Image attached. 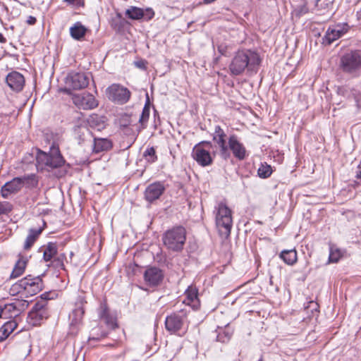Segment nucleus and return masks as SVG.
<instances>
[{"label":"nucleus","instance_id":"obj_1","mask_svg":"<svg viewBox=\"0 0 361 361\" xmlns=\"http://www.w3.org/2000/svg\"><path fill=\"white\" fill-rule=\"evenodd\" d=\"M213 141L219 148L220 156L224 159L230 158V150L239 160H243L247 156L245 146L239 141L237 135H231L227 142V135L219 126H216L214 128Z\"/></svg>","mask_w":361,"mask_h":361},{"label":"nucleus","instance_id":"obj_2","mask_svg":"<svg viewBox=\"0 0 361 361\" xmlns=\"http://www.w3.org/2000/svg\"><path fill=\"white\" fill-rule=\"evenodd\" d=\"M260 58L257 53L251 50L238 51L229 65V71L233 75L242 74L247 68L254 71L260 63Z\"/></svg>","mask_w":361,"mask_h":361},{"label":"nucleus","instance_id":"obj_3","mask_svg":"<svg viewBox=\"0 0 361 361\" xmlns=\"http://www.w3.org/2000/svg\"><path fill=\"white\" fill-rule=\"evenodd\" d=\"M64 161L60 153L59 147L55 143L50 147L49 153L39 151L37 155V166L41 169H56L61 167Z\"/></svg>","mask_w":361,"mask_h":361},{"label":"nucleus","instance_id":"obj_4","mask_svg":"<svg viewBox=\"0 0 361 361\" xmlns=\"http://www.w3.org/2000/svg\"><path fill=\"white\" fill-rule=\"evenodd\" d=\"M215 221L220 235L228 238L233 225L232 212L224 202H219L215 207Z\"/></svg>","mask_w":361,"mask_h":361},{"label":"nucleus","instance_id":"obj_5","mask_svg":"<svg viewBox=\"0 0 361 361\" xmlns=\"http://www.w3.org/2000/svg\"><path fill=\"white\" fill-rule=\"evenodd\" d=\"M164 246L172 251H180L186 240V231L183 226L173 227L163 235Z\"/></svg>","mask_w":361,"mask_h":361},{"label":"nucleus","instance_id":"obj_6","mask_svg":"<svg viewBox=\"0 0 361 361\" xmlns=\"http://www.w3.org/2000/svg\"><path fill=\"white\" fill-rule=\"evenodd\" d=\"M211 146L210 142H202L193 147L192 156L199 165L207 166L212 164L213 159L209 152Z\"/></svg>","mask_w":361,"mask_h":361},{"label":"nucleus","instance_id":"obj_7","mask_svg":"<svg viewBox=\"0 0 361 361\" xmlns=\"http://www.w3.org/2000/svg\"><path fill=\"white\" fill-rule=\"evenodd\" d=\"M186 317L187 311L185 310H181L178 312H173L167 316L165 319L166 329L171 334H179L183 327Z\"/></svg>","mask_w":361,"mask_h":361},{"label":"nucleus","instance_id":"obj_8","mask_svg":"<svg viewBox=\"0 0 361 361\" xmlns=\"http://www.w3.org/2000/svg\"><path fill=\"white\" fill-rule=\"evenodd\" d=\"M107 97L119 104L128 102L130 97V92L128 88L119 85L112 84L106 90Z\"/></svg>","mask_w":361,"mask_h":361},{"label":"nucleus","instance_id":"obj_9","mask_svg":"<svg viewBox=\"0 0 361 361\" xmlns=\"http://www.w3.org/2000/svg\"><path fill=\"white\" fill-rule=\"evenodd\" d=\"M341 65L345 72L358 71L361 68V51H354L344 54L341 57Z\"/></svg>","mask_w":361,"mask_h":361},{"label":"nucleus","instance_id":"obj_10","mask_svg":"<svg viewBox=\"0 0 361 361\" xmlns=\"http://www.w3.org/2000/svg\"><path fill=\"white\" fill-rule=\"evenodd\" d=\"M47 305V302L45 300H40L35 304L28 314L27 319L30 324L37 326L48 317Z\"/></svg>","mask_w":361,"mask_h":361},{"label":"nucleus","instance_id":"obj_11","mask_svg":"<svg viewBox=\"0 0 361 361\" xmlns=\"http://www.w3.org/2000/svg\"><path fill=\"white\" fill-rule=\"evenodd\" d=\"M25 295H34L42 288V281L39 276L32 277L30 275L18 281Z\"/></svg>","mask_w":361,"mask_h":361},{"label":"nucleus","instance_id":"obj_12","mask_svg":"<svg viewBox=\"0 0 361 361\" xmlns=\"http://www.w3.org/2000/svg\"><path fill=\"white\" fill-rule=\"evenodd\" d=\"M348 30L346 23H340L329 27L323 38V44H331L333 42L341 37Z\"/></svg>","mask_w":361,"mask_h":361},{"label":"nucleus","instance_id":"obj_13","mask_svg":"<svg viewBox=\"0 0 361 361\" xmlns=\"http://www.w3.org/2000/svg\"><path fill=\"white\" fill-rule=\"evenodd\" d=\"M66 85L73 90H80L89 84V77L85 73H71L66 78Z\"/></svg>","mask_w":361,"mask_h":361},{"label":"nucleus","instance_id":"obj_14","mask_svg":"<svg viewBox=\"0 0 361 361\" xmlns=\"http://www.w3.org/2000/svg\"><path fill=\"white\" fill-rule=\"evenodd\" d=\"M165 187L163 183L157 181L149 184L145 190V198L149 202L158 200L164 193Z\"/></svg>","mask_w":361,"mask_h":361},{"label":"nucleus","instance_id":"obj_15","mask_svg":"<svg viewBox=\"0 0 361 361\" xmlns=\"http://www.w3.org/2000/svg\"><path fill=\"white\" fill-rule=\"evenodd\" d=\"M77 307L72 311L69 315L70 326L72 333H75L78 329L82 324L85 310L83 307V302L81 300L78 303Z\"/></svg>","mask_w":361,"mask_h":361},{"label":"nucleus","instance_id":"obj_16","mask_svg":"<svg viewBox=\"0 0 361 361\" xmlns=\"http://www.w3.org/2000/svg\"><path fill=\"white\" fill-rule=\"evenodd\" d=\"M164 274L157 267H149L144 274L145 282L150 286H158L163 280Z\"/></svg>","mask_w":361,"mask_h":361},{"label":"nucleus","instance_id":"obj_17","mask_svg":"<svg viewBox=\"0 0 361 361\" xmlns=\"http://www.w3.org/2000/svg\"><path fill=\"white\" fill-rule=\"evenodd\" d=\"M6 82L12 90L18 92L23 89L25 78L21 73L13 71L8 74Z\"/></svg>","mask_w":361,"mask_h":361},{"label":"nucleus","instance_id":"obj_18","mask_svg":"<svg viewBox=\"0 0 361 361\" xmlns=\"http://www.w3.org/2000/svg\"><path fill=\"white\" fill-rule=\"evenodd\" d=\"M126 15L132 20H140L145 18V20H149L154 17V12L152 8H147L144 11L142 8L131 6L126 10Z\"/></svg>","mask_w":361,"mask_h":361},{"label":"nucleus","instance_id":"obj_19","mask_svg":"<svg viewBox=\"0 0 361 361\" xmlns=\"http://www.w3.org/2000/svg\"><path fill=\"white\" fill-rule=\"evenodd\" d=\"M185 299L183 303L191 307L193 310H197L200 306L198 298V290L195 286H190L185 291Z\"/></svg>","mask_w":361,"mask_h":361},{"label":"nucleus","instance_id":"obj_20","mask_svg":"<svg viewBox=\"0 0 361 361\" xmlns=\"http://www.w3.org/2000/svg\"><path fill=\"white\" fill-rule=\"evenodd\" d=\"M22 188L21 179L19 177L14 178L2 186L1 190V196L4 198H8L10 195L18 192Z\"/></svg>","mask_w":361,"mask_h":361},{"label":"nucleus","instance_id":"obj_21","mask_svg":"<svg viewBox=\"0 0 361 361\" xmlns=\"http://www.w3.org/2000/svg\"><path fill=\"white\" fill-rule=\"evenodd\" d=\"M75 104L83 109H92L97 106L98 102L91 94H82L74 99Z\"/></svg>","mask_w":361,"mask_h":361},{"label":"nucleus","instance_id":"obj_22","mask_svg":"<svg viewBox=\"0 0 361 361\" xmlns=\"http://www.w3.org/2000/svg\"><path fill=\"white\" fill-rule=\"evenodd\" d=\"M99 318L111 328L116 326V319L109 312V310L105 302H102L98 310Z\"/></svg>","mask_w":361,"mask_h":361},{"label":"nucleus","instance_id":"obj_23","mask_svg":"<svg viewBox=\"0 0 361 361\" xmlns=\"http://www.w3.org/2000/svg\"><path fill=\"white\" fill-rule=\"evenodd\" d=\"M112 147L111 140L106 138H94L93 152L95 153L107 151Z\"/></svg>","mask_w":361,"mask_h":361},{"label":"nucleus","instance_id":"obj_24","mask_svg":"<svg viewBox=\"0 0 361 361\" xmlns=\"http://www.w3.org/2000/svg\"><path fill=\"white\" fill-rule=\"evenodd\" d=\"M16 306L13 302L6 304L4 306L0 305V317L1 319H7L14 317L18 315Z\"/></svg>","mask_w":361,"mask_h":361},{"label":"nucleus","instance_id":"obj_25","mask_svg":"<svg viewBox=\"0 0 361 361\" xmlns=\"http://www.w3.org/2000/svg\"><path fill=\"white\" fill-rule=\"evenodd\" d=\"M42 229H30L24 243V249L29 250L42 233Z\"/></svg>","mask_w":361,"mask_h":361},{"label":"nucleus","instance_id":"obj_26","mask_svg":"<svg viewBox=\"0 0 361 361\" xmlns=\"http://www.w3.org/2000/svg\"><path fill=\"white\" fill-rule=\"evenodd\" d=\"M27 264V259L25 258H20L16 263V265L11 274V279H16L20 276L25 271V269Z\"/></svg>","mask_w":361,"mask_h":361},{"label":"nucleus","instance_id":"obj_27","mask_svg":"<svg viewBox=\"0 0 361 361\" xmlns=\"http://www.w3.org/2000/svg\"><path fill=\"white\" fill-rule=\"evenodd\" d=\"M280 257L288 265H293L297 262V252L295 250H283Z\"/></svg>","mask_w":361,"mask_h":361},{"label":"nucleus","instance_id":"obj_28","mask_svg":"<svg viewBox=\"0 0 361 361\" xmlns=\"http://www.w3.org/2000/svg\"><path fill=\"white\" fill-rule=\"evenodd\" d=\"M70 32L73 38L75 39H80L85 36L86 29L80 23H77L74 26L71 27Z\"/></svg>","mask_w":361,"mask_h":361},{"label":"nucleus","instance_id":"obj_29","mask_svg":"<svg viewBox=\"0 0 361 361\" xmlns=\"http://www.w3.org/2000/svg\"><path fill=\"white\" fill-rule=\"evenodd\" d=\"M343 257V252L335 245H331L329 249V263H337Z\"/></svg>","mask_w":361,"mask_h":361},{"label":"nucleus","instance_id":"obj_30","mask_svg":"<svg viewBox=\"0 0 361 361\" xmlns=\"http://www.w3.org/2000/svg\"><path fill=\"white\" fill-rule=\"evenodd\" d=\"M76 133L79 140V144L85 142L87 140H90L92 138L91 132L85 127L78 128L76 130Z\"/></svg>","mask_w":361,"mask_h":361},{"label":"nucleus","instance_id":"obj_31","mask_svg":"<svg viewBox=\"0 0 361 361\" xmlns=\"http://www.w3.org/2000/svg\"><path fill=\"white\" fill-rule=\"evenodd\" d=\"M22 181V187L25 185L27 188H32L37 185L38 181L36 176L34 174L19 177Z\"/></svg>","mask_w":361,"mask_h":361},{"label":"nucleus","instance_id":"obj_32","mask_svg":"<svg viewBox=\"0 0 361 361\" xmlns=\"http://www.w3.org/2000/svg\"><path fill=\"white\" fill-rule=\"evenodd\" d=\"M17 327V323L14 320L5 322L0 328L2 334H5L6 338Z\"/></svg>","mask_w":361,"mask_h":361},{"label":"nucleus","instance_id":"obj_33","mask_svg":"<svg viewBox=\"0 0 361 361\" xmlns=\"http://www.w3.org/2000/svg\"><path fill=\"white\" fill-rule=\"evenodd\" d=\"M56 252L57 248L56 245L53 243H49L44 251L43 258L46 262H49L56 254Z\"/></svg>","mask_w":361,"mask_h":361},{"label":"nucleus","instance_id":"obj_34","mask_svg":"<svg viewBox=\"0 0 361 361\" xmlns=\"http://www.w3.org/2000/svg\"><path fill=\"white\" fill-rule=\"evenodd\" d=\"M149 117V106L148 104H146L142 109L141 116L139 119V123L141 124V129H144L146 127V123Z\"/></svg>","mask_w":361,"mask_h":361},{"label":"nucleus","instance_id":"obj_35","mask_svg":"<svg viewBox=\"0 0 361 361\" xmlns=\"http://www.w3.org/2000/svg\"><path fill=\"white\" fill-rule=\"evenodd\" d=\"M143 156L149 163H154L157 159L156 151L153 147L147 148V149L144 152Z\"/></svg>","mask_w":361,"mask_h":361},{"label":"nucleus","instance_id":"obj_36","mask_svg":"<svg viewBox=\"0 0 361 361\" xmlns=\"http://www.w3.org/2000/svg\"><path fill=\"white\" fill-rule=\"evenodd\" d=\"M272 173L271 168L269 165L262 164L258 169L257 173L260 178H266L271 176Z\"/></svg>","mask_w":361,"mask_h":361},{"label":"nucleus","instance_id":"obj_37","mask_svg":"<svg viewBox=\"0 0 361 361\" xmlns=\"http://www.w3.org/2000/svg\"><path fill=\"white\" fill-rule=\"evenodd\" d=\"M351 90H355V89H350L348 87L345 86H340L337 87L336 92L338 95L351 98L352 97V93L350 92Z\"/></svg>","mask_w":361,"mask_h":361},{"label":"nucleus","instance_id":"obj_38","mask_svg":"<svg viewBox=\"0 0 361 361\" xmlns=\"http://www.w3.org/2000/svg\"><path fill=\"white\" fill-rule=\"evenodd\" d=\"M14 305L16 306L17 312L18 314L26 310L29 305V302L27 300H17L13 302Z\"/></svg>","mask_w":361,"mask_h":361},{"label":"nucleus","instance_id":"obj_39","mask_svg":"<svg viewBox=\"0 0 361 361\" xmlns=\"http://www.w3.org/2000/svg\"><path fill=\"white\" fill-rule=\"evenodd\" d=\"M12 204L8 202H0V215L8 214L12 210Z\"/></svg>","mask_w":361,"mask_h":361},{"label":"nucleus","instance_id":"obj_40","mask_svg":"<svg viewBox=\"0 0 361 361\" xmlns=\"http://www.w3.org/2000/svg\"><path fill=\"white\" fill-rule=\"evenodd\" d=\"M23 292V290L22 289L21 286H20L19 281L13 284L9 289V293L11 295H16Z\"/></svg>","mask_w":361,"mask_h":361},{"label":"nucleus","instance_id":"obj_41","mask_svg":"<svg viewBox=\"0 0 361 361\" xmlns=\"http://www.w3.org/2000/svg\"><path fill=\"white\" fill-rule=\"evenodd\" d=\"M352 98H353L355 101L357 106L361 107V92L357 90H351Z\"/></svg>","mask_w":361,"mask_h":361},{"label":"nucleus","instance_id":"obj_42","mask_svg":"<svg viewBox=\"0 0 361 361\" xmlns=\"http://www.w3.org/2000/svg\"><path fill=\"white\" fill-rule=\"evenodd\" d=\"M63 1L66 2L67 4L73 6H83L84 2L83 0H63Z\"/></svg>","mask_w":361,"mask_h":361},{"label":"nucleus","instance_id":"obj_43","mask_svg":"<svg viewBox=\"0 0 361 361\" xmlns=\"http://www.w3.org/2000/svg\"><path fill=\"white\" fill-rule=\"evenodd\" d=\"M37 19L35 17L30 16L27 17V19L26 20V23L28 25H33L36 23Z\"/></svg>","mask_w":361,"mask_h":361},{"label":"nucleus","instance_id":"obj_44","mask_svg":"<svg viewBox=\"0 0 361 361\" xmlns=\"http://www.w3.org/2000/svg\"><path fill=\"white\" fill-rule=\"evenodd\" d=\"M116 18L119 21L120 25L122 26L123 25L124 19L122 18L120 13L116 14Z\"/></svg>","mask_w":361,"mask_h":361},{"label":"nucleus","instance_id":"obj_45","mask_svg":"<svg viewBox=\"0 0 361 361\" xmlns=\"http://www.w3.org/2000/svg\"><path fill=\"white\" fill-rule=\"evenodd\" d=\"M64 257H65V256L63 255H62L59 258V267H60L61 268H63V259H64Z\"/></svg>","mask_w":361,"mask_h":361},{"label":"nucleus","instance_id":"obj_46","mask_svg":"<svg viewBox=\"0 0 361 361\" xmlns=\"http://www.w3.org/2000/svg\"><path fill=\"white\" fill-rule=\"evenodd\" d=\"M356 177L361 178V163L359 164L357 171H356Z\"/></svg>","mask_w":361,"mask_h":361},{"label":"nucleus","instance_id":"obj_47","mask_svg":"<svg viewBox=\"0 0 361 361\" xmlns=\"http://www.w3.org/2000/svg\"><path fill=\"white\" fill-rule=\"evenodd\" d=\"M6 38L3 36V35L1 33H0V42L1 43H4L6 42Z\"/></svg>","mask_w":361,"mask_h":361},{"label":"nucleus","instance_id":"obj_48","mask_svg":"<svg viewBox=\"0 0 361 361\" xmlns=\"http://www.w3.org/2000/svg\"><path fill=\"white\" fill-rule=\"evenodd\" d=\"M5 339V334H2L1 331L0 330V341H2Z\"/></svg>","mask_w":361,"mask_h":361},{"label":"nucleus","instance_id":"obj_49","mask_svg":"<svg viewBox=\"0 0 361 361\" xmlns=\"http://www.w3.org/2000/svg\"><path fill=\"white\" fill-rule=\"evenodd\" d=\"M218 49L221 54H225L224 49L222 48V46L219 47Z\"/></svg>","mask_w":361,"mask_h":361},{"label":"nucleus","instance_id":"obj_50","mask_svg":"<svg viewBox=\"0 0 361 361\" xmlns=\"http://www.w3.org/2000/svg\"><path fill=\"white\" fill-rule=\"evenodd\" d=\"M63 91H64L65 92L68 93V94H70V93H71L70 90H69V89H68V88H65V89L63 90Z\"/></svg>","mask_w":361,"mask_h":361},{"label":"nucleus","instance_id":"obj_51","mask_svg":"<svg viewBox=\"0 0 361 361\" xmlns=\"http://www.w3.org/2000/svg\"><path fill=\"white\" fill-rule=\"evenodd\" d=\"M257 361H264V360H263V357H262H262L259 359V360H257Z\"/></svg>","mask_w":361,"mask_h":361},{"label":"nucleus","instance_id":"obj_52","mask_svg":"<svg viewBox=\"0 0 361 361\" xmlns=\"http://www.w3.org/2000/svg\"><path fill=\"white\" fill-rule=\"evenodd\" d=\"M138 67H141V63L137 64Z\"/></svg>","mask_w":361,"mask_h":361},{"label":"nucleus","instance_id":"obj_53","mask_svg":"<svg viewBox=\"0 0 361 361\" xmlns=\"http://www.w3.org/2000/svg\"><path fill=\"white\" fill-rule=\"evenodd\" d=\"M138 67H141V63L137 64Z\"/></svg>","mask_w":361,"mask_h":361}]
</instances>
